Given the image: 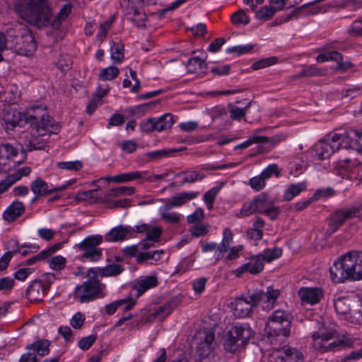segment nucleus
<instances>
[{"label": "nucleus", "mask_w": 362, "mask_h": 362, "mask_svg": "<svg viewBox=\"0 0 362 362\" xmlns=\"http://www.w3.org/2000/svg\"><path fill=\"white\" fill-rule=\"evenodd\" d=\"M45 105L33 106L27 114H22L15 108L4 110L3 120L6 131L13 130L16 127H23L24 124L34 126L37 132L40 128H48L50 123V117L46 112Z\"/></svg>", "instance_id": "nucleus-1"}, {"label": "nucleus", "mask_w": 362, "mask_h": 362, "mask_svg": "<svg viewBox=\"0 0 362 362\" xmlns=\"http://www.w3.org/2000/svg\"><path fill=\"white\" fill-rule=\"evenodd\" d=\"M329 272L335 283L362 279V252L351 251L341 255L329 268Z\"/></svg>", "instance_id": "nucleus-2"}, {"label": "nucleus", "mask_w": 362, "mask_h": 362, "mask_svg": "<svg viewBox=\"0 0 362 362\" xmlns=\"http://www.w3.org/2000/svg\"><path fill=\"white\" fill-rule=\"evenodd\" d=\"M313 324L317 326V330L313 332V346L321 353L335 351L349 346V342L342 339H335L337 332L327 328L324 324L319 322Z\"/></svg>", "instance_id": "nucleus-3"}, {"label": "nucleus", "mask_w": 362, "mask_h": 362, "mask_svg": "<svg viewBox=\"0 0 362 362\" xmlns=\"http://www.w3.org/2000/svg\"><path fill=\"white\" fill-rule=\"evenodd\" d=\"M253 336V331L247 324L236 323L227 332L224 340V350L234 354L245 349L249 339Z\"/></svg>", "instance_id": "nucleus-4"}, {"label": "nucleus", "mask_w": 362, "mask_h": 362, "mask_svg": "<svg viewBox=\"0 0 362 362\" xmlns=\"http://www.w3.org/2000/svg\"><path fill=\"white\" fill-rule=\"evenodd\" d=\"M37 42L29 30H23L17 35L8 34L6 37L5 48L10 49L22 56H31L36 51Z\"/></svg>", "instance_id": "nucleus-5"}, {"label": "nucleus", "mask_w": 362, "mask_h": 362, "mask_svg": "<svg viewBox=\"0 0 362 362\" xmlns=\"http://www.w3.org/2000/svg\"><path fill=\"white\" fill-rule=\"evenodd\" d=\"M105 288V285L98 278L92 276L75 288L73 296L81 303H89L103 298Z\"/></svg>", "instance_id": "nucleus-6"}, {"label": "nucleus", "mask_w": 362, "mask_h": 362, "mask_svg": "<svg viewBox=\"0 0 362 362\" xmlns=\"http://www.w3.org/2000/svg\"><path fill=\"white\" fill-rule=\"evenodd\" d=\"M195 343V356L199 361L214 356L218 348L215 341L214 332L203 329L199 331L194 337Z\"/></svg>", "instance_id": "nucleus-7"}, {"label": "nucleus", "mask_w": 362, "mask_h": 362, "mask_svg": "<svg viewBox=\"0 0 362 362\" xmlns=\"http://www.w3.org/2000/svg\"><path fill=\"white\" fill-rule=\"evenodd\" d=\"M361 211V205H354L337 210L330 215L328 228L325 235L328 237L334 233L344 223L355 217H358Z\"/></svg>", "instance_id": "nucleus-8"}, {"label": "nucleus", "mask_w": 362, "mask_h": 362, "mask_svg": "<svg viewBox=\"0 0 362 362\" xmlns=\"http://www.w3.org/2000/svg\"><path fill=\"white\" fill-rule=\"evenodd\" d=\"M103 237L101 235H90L86 238L82 242L76 246L82 254L78 256L81 261L86 260L90 262L98 261L102 256V250L97 247L102 243Z\"/></svg>", "instance_id": "nucleus-9"}, {"label": "nucleus", "mask_w": 362, "mask_h": 362, "mask_svg": "<svg viewBox=\"0 0 362 362\" xmlns=\"http://www.w3.org/2000/svg\"><path fill=\"white\" fill-rule=\"evenodd\" d=\"M32 11L36 16L34 21H28L38 28L47 27L52 23V13L47 0H34Z\"/></svg>", "instance_id": "nucleus-10"}, {"label": "nucleus", "mask_w": 362, "mask_h": 362, "mask_svg": "<svg viewBox=\"0 0 362 362\" xmlns=\"http://www.w3.org/2000/svg\"><path fill=\"white\" fill-rule=\"evenodd\" d=\"M33 127V129L35 130L36 133H38V136H35V133L33 135H31L30 137H25L24 140V146H25V151H32L34 150H45L47 147H48V142L46 139L40 136V135L43 136L44 133L40 132V130L45 131L48 130L52 133H57L59 130V126L58 124H53L52 119H50V123L48 128L45 129H42L40 128L38 132H37L36 129L34 126Z\"/></svg>", "instance_id": "nucleus-11"}, {"label": "nucleus", "mask_w": 362, "mask_h": 362, "mask_svg": "<svg viewBox=\"0 0 362 362\" xmlns=\"http://www.w3.org/2000/svg\"><path fill=\"white\" fill-rule=\"evenodd\" d=\"M279 295V290L274 289L272 287L269 286L267 288V291L255 290L251 293V301L255 306H257L262 303V308L269 311L274 308V305Z\"/></svg>", "instance_id": "nucleus-12"}, {"label": "nucleus", "mask_w": 362, "mask_h": 362, "mask_svg": "<svg viewBox=\"0 0 362 362\" xmlns=\"http://www.w3.org/2000/svg\"><path fill=\"white\" fill-rule=\"evenodd\" d=\"M278 362H303L302 353L296 349L284 346L281 349H274L269 354V361Z\"/></svg>", "instance_id": "nucleus-13"}, {"label": "nucleus", "mask_w": 362, "mask_h": 362, "mask_svg": "<svg viewBox=\"0 0 362 362\" xmlns=\"http://www.w3.org/2000/svg\"><path fill=\"white\" fill-rule=\"evenodd\" d=\"M231 305L235 315L238 317H250L253 313V308L256 307L251 301V294H249L248 298L244 296L236 298Z\"/></svg>", "instance_id": "nucleus-14"}, {"label": "nucleus", "mask_w": 362, "mask_h": 362, "mask_svg": "<svg viewBox=\"0 0 362 362\" xmlns=\"http://www.w3.org/2000/svg\"><path fill=\"white\" fill-rule=\"evenodd\" d=\"M298 296L302 303L315 305L320 301L324 292L320 287H302L298 290Z\"/></svg>", "instance_id": "nucleus-15"}, {"label": "nucleus", "mask_w": 362, "mask_h": 362, "mask_svg": "<svg viewBox=\"0 0 362 362\" xmlns=\"http://www.w3.org/2000/svg\"><path fill=\"white\" fill-rule=\"evenodd\" d=\"M70 185V182L55 187H49L48 184L42 179H37L31 182L30 189L37 197H43L47 194L65 190Z\"/></svg>", "instance_id": "nucleus-16"}, {"label": "nucleus", "mask_w": 362, "mask_h": 362, "mask_svg": "<svg viewBox=\"0 0 362 362\" xmlns=\"http://www.w3.org/2000/svg\"><path fill=\"white\" fill-rule=\"evenodd\" d=\"M34 0H15L13 4V9L16 13L23 21H34L36 16L32 11L33 2Z\"/></svg>", "instance_id": "nucleus-17"}, {"label": "nucleus", "mask_w": 362, "mask_h": 362, "mask_svg": "<svg viewBox=\"0 0 362 362\" xmlns=\"http://www.w3.org/2000/svg\"><path fill=\"white\" fill-rule=\"evenodd\" d=\"M284 138L281 136H274L273 137H268L259 135H255L252 137L250 138L247 141L243 142L242 144L238 145L235 148H246L249 147L252 144H267L269 148H273L278 144H279Z\"/></svg>", "instance_id": "nucleus-18"}, {"label": "nucleus", "mask_w": 362, "mask_h": 362, "mask_svg": "<svg viewBox=\"0 0 362 362\" xmlns=\"http://www.w3.org/2000/svg\"><path fill=\"white\" fill-rule=\"evenodd\" d=\"M264 268V262H262V255H257L256 257L250 259L249 262L242 264L236 269L235 274L238 277H240L245 272H250L252 274H259Z\"/></svg>", "instance_id": "nucleus-19"}, {"label": "nucleus", "mask_w": 362, "mask_h": 362, "mask_svg": "<svg viewBox=\"0 0 362 362\" xmlns=\"http://www.w3.org/2000/svg\"><path fill=\"white\" fill-rule=\"evenodd\" d=\"M284 326L281 323L275 322H267L264 327V333L267 338L273 339L274 337H283L286 338L289 336L291 327Z\"/></svg>", "instance_id": "nucleus-20"}, {"label": "nucleus", "mask_w": 362, "mask_h": 362, "mask_svg": "<svg viewBox=\"0 0 362 362\" xmlns=\"http://www.w3.org/2000/svg\"><path fill=\"white\" fill-rule=\"evenodd\" d=\"M47 292V287L37 279L34 280L26 290V297L30 301H40Z\"/></svg>", "instance_id": "nucleus-21"}, {"label": "nucleus", "mask_w": 362, "mask_h": 362, "mask_svg": "<svg viewBox=\"0 0 362 362\" xmlns=\"http://www.w3.org/2000/svg\"><path fill=\"white\" fill-rule=\"evenodd\" d=\"M341 148V144L332 145L330 142L324 140L319 141L314 146V151L320 160L328 158L332 153Z\"/></svg>", "instance_id": "nucleus-22"}, {"label": "nucleus", "mask_w": 362, "mask_h": 362, "mask_svg": "<svg viewBox=\"0 0 362 362\" xmlns=\"http://www.w3.org/2000/svg\"><path fill=\"white\" fill-rule=\"evenodd\" d=\"M344 139V141H347V145L344 146L345 148H349L362 153V132L350 129L345 132Z\"/></svg>", "instance_id": "nucleus-23"}, {"label": "nucleus", "mask_w": 362, "mask_h": 362, "mask_svg": "<svg viewBox=\"0 0 362 362\" xmlns=\"http://www.w3.org/2000/svg\"><path fill=\"white\" fill-rule=\"evenodd\" d=\"M25 212V206L22 202L16 200L13 202L4 211L3 218L8 222H13Z\"/></svg>", "instance_id": "nucleus-24"}, {"label": "nucleus", "mask_w": 362, "mask_h": 362, "mask_svg": "<svg viewBox=\"0 0 362 362\" xmlns=\"http://www.w3.org/2000/svg\"><path fill=\"white\" fill-rule=\"evenodd\" d=\"M18 155V149L9 143H4L0 144V159L12 160L14 163L21 164L23 162L26 157L24 150L22 151V159L16 160L15 158Z\"/></svg>", "instance_id": "nucleus-25"}, {"label": "nucleus", "mask_w": 362, "mask_h": 362, "mask_svg": "<svg viewBox=\"0 0 362 362\" xmlns=\"http://www.w3.org/2000/svg\"><path fill=\"white\" fill-rule=\"evenodd\" d=\"M130 226H118L112 228L105 236V240L108 242L122 241L127 238H131Z\"/></svg>", "instance_id": "nucleus-26"}, {"label": "nucleus", "mask_w": 362, "mask_h": 362, "mask_svg": "<svg viewBox=\"0 0 362 362\" xmlns=\"http://www.w3.org/2000/svg\"><path fill=\"white\" fill-rule=\"evenodd\" d=\"M199 194V192H182L171 197L169 202L165 205L166 209L171 207L180 206L187 201L195 199Z\"/></svg>", "instance_id": "nucleus-27"}, {"label": "nucleus", "mask_w": 362, "mask_h": 362, "mask_svg": "<svg viewBox=\"0 0 362 362\" xmlns=\"http://www.w3.org/2000/svg\"><path fill=\"white\" fill-rule=\"evenodd\" d=\"M182 303V299L180 296H175L165 303L163 305L159 306L154 312V317H165L171 313V312Z\"/></svg>", "instance_id": "nucleus-28"}, {"label": "nucleus", "mask_w": 362, "mask_h": 362, "mask_svg": "<svg viewBox=\"0 0 362 362\" xmlns=\"http://www.w3.org/2000/svg\"><path fill=\"white\" fill-rule=\"evenodd\" d=\"M334 307L337 313L349 319L352 308H351V300L349 298L341 297L334 300Z\"/></svg>", "instance_id": "nucleus-29"}, {"label": "nucleus", "mask_w": 362, "mask_h": 362, "mask_svg": "<svg viewBox=\"0 0 362 362\" xmlns=\"http://www.w3.org/2000/svg\"><path fill=\"white\" fill-rule=\"evenodd\" d=\"M158 284L157 278L155 276H148L139 281L133 287L136 291V297L141 296L148 289L156 286Z\"/></svg>", "instance_id": "nucleus-30"}, {"label": "nucleus", "mask_w": 362, "mask_h": 362, "mask_svg": "<svg viewBox=\"0 0 362 362\" xmlns=\"http://www.w3.org/2000/svg\"><path fill=\"white\" fill-rule=\"evenodd\" d=\"M51 343L47 339H40L34 343L29 344L26 346V349L33 351L35 354L40 356H45L49 353V346Z\"/></svg>", "instance_id": "nucleus-31"}, {"label": "nucleus", "mask_w": 362, "mask_h": 362, "mask_svg": "<svg viewBox=\"0 0 362 362\" xmlns=\"http://www.w3.org/2000/svg\"><path fill=\"white\" fill-rule=\"evenodd\" d=\"M124 304H127V305L124 307V310L128 311V310H131L134 306L135 301L132 298H130L129 299L124 298V299L115 300V301L106 305V307H105L106 313L109 315H113L116 312V310L118 309V308H119L120 306H122Z\"/></svg>", "instance_id": "nucleus-32"}, {"label": "nucleus", "mask_w": 362, "mask_h": 362, "mask_svg": "<svg viewBox=\"0 0 362 362\" xmlns=\"http://www.w3.org/2000/svg\"><path fill=\"white\" fill-rule=\"evenodd\" d=\"M233 233L228 228L224 229L223 233V239L220 245H218V253L216 257V261H218L223 257V254L228 251L230 244L233 240Z\"/></svg>", "instance_id": "nucleus-33"}, {"label": "nucleus", "mask_w": 362, "mask_h": 362, "mask_svg": "<svg viewBox=\"0 0 362 362\" xmlns=\"http://www.w3.org/2000/svg\"><path fill=\"white\" fill-rule=\"evenodd\" d=\"M292 317L288 313L284 310H277L274 311L268 319L267 322H275L283 324L284 329L286 327H291Z\"/></svg>", "instance_id": "nucleus-34"}, {"label": "nucleus", "mask_w": 362, "mask_h": 362, "mask_svg": "<svg viewBox=\"0 0 362 362\" xmlns=\"http://www.w3.org/2000/svg\"><path fill=\"white\" fill-rule=\"evenodd\" d=\"M306 187L307 185L304 182L289 185L284 194V200L291 201L300 192L305 191L306 189Z\"/></svg>", "instance_id": "nucleus-35"}, {"label": "nucleus", "mask_w": 362, "mask_h": 362, "mask_svg": "<svg viewBox=\"0 0 362 362\" xmlns=\"http://www.w3.org/2000/svg\"><path fill=\"white\" fill-rule=\"evenodd\" d=\"M144 172L134 171L127 173L117 175L113 177H107L105 178L106 180H112L115 182H127L131 180L140 179L142 177Z\"/></svg>", "instance_id": "nucleus-36"}, {"label": "nucleus", "mask_w": 362, "mask_h": 362, "mask_svg": "<svg viewBox=\"0 0 362 362\" xmlns=\"http://www.w3.org/2000/svg\"><path fill=\"white\" fill-rule=\"evenodd\" d=\"M187 71L192 74L204 72L206 69V64L204 60L195 57L190 58L186 64Z\"/></svg>", "instance_id": "nucleus-37"}, {"label": "nucleus", "mask_w": 362, "mask_h": 362, "mask_svg": "<svg viewBox=\"0 0 362 362\" xmlns=\"http://www.w3.org/2000/svg\"><path fill=\"white\" fill-rule=\"evenodd\" d=\"M173 123V116L167 113L158 119L155 118L154 125L157 132H162L170 129Z\"/></svg>", "instance_id": "nucleus-38"}, {"label": "nucleus", "mask_w": 362, "mask_h": 362, "mask_svg": "<svg viewBox=\"0 0 362 362\" xmlns=\"http://www.w3.org/2000/svg\"><path fill=\"white\" fill-rule=\"evenodd\" d=\"M180 150L176 148L170 149H160L151 152H148L145 154V156L148 158L150 161H156L163 158H166L172 156L174 153L178 152Z\"/></svg>", "instance_id": "nucleus-39"}, {"label": "nucleus", "mask_w": 362, "mask_h": 362, "mask_svg": "<svg viewBox=\"0 0 362 362\" xmlns=\"http://www.w3.org/2000/svg\"><path fill=\"white\" fill-rule=\"evenodd\" d=\"M181 175H185L180 185H183L185 183H193L198 180H202L205 176L203 173L197 171H182L175 175L178 177Z\"/></svg>", "instance_id": "nucleus-40"}, {"label": "nucleus", "mask_w": 362, "mask_h": 362, "mask_svg": "<svg viewBox=\"0 0 362 362\" xmlns=\"http://www.w3.org/2000/svg\"><path fill=\"white\" fill-rule=\"evenodd\" d=\"M159 102L160 100H156L149 103L135 106L134 107H131L127 111H128L132 115H136L139 117L143 116L148 110L157 105Z\"/></svg>", "instance_id": "nucleus-41"}, {"label": "nucleus", "mask_w": 362, "mask_h": 362, "mask_svg": "<svg viewBox=\"0 0 362 362\" xmlns=\"http://www.w3.org/2000/svg\"><path fill=\"white\" fill-rule=\"evenodd\" d=\"M257 212L263 214L273 202L266 194L262 193L253 199Z\"/></svg>", "instance_id": "nucleus-42"}, {"label": "nucleus", "mask_w": 362, "mask_h": 362, "mask_svg": "<svg viewBox=\"0 0 362 362\" xmlns=\"http://www.w3.org/2000/svg\"><path fill=\"white\" fill-rule=\"evenodd\" d=\"M252 102H247L244 108H240L231 103L228 105V110L230 113V117L232 119L240 120L245 116L247 108L250 106Z\"/></svg>", "instance_id": "nucleus-43"}, {"label": "nucleus", "mask_w": 362, "mask_h": 362, "mask_svg": "<svg viewBox=\"0 0 362 362\" xmlns=\"http://www.w3.org/2000/svg\"><path fill=\"white\" fill-rule=\"evenodd\" d=\"M163 253V250H154L145 252H139L136 256V262L138 264H142L149 259L158 261L160 258V255Z\"/></svg>", "instance_id": "nucleus-44"}, {"label": "nucleus", "mask_w": 362, "mask_h": 362, "mask_svg": "<svg viewBox=\"0 0 362 362\" xmlns=\"http://www.w3.org/2000/svg\"><path fill=\"white\" fill-rule=\"evenodd\" d=\"M119 69L114 66H110L100 70L99 78L101 81H111L119 75Z\"/></svg>", "instance_id": "nucleus-45"}, {"label": "nucleus", "mask_w": 362, "mask_h": 362, "mask_svg": "<svg viewBox=\"0 0 362 362\" xmlns=\"http://www.w3.org/2000/svg\"><path fill=\"white\" fill-rule=\"evenodd\" d=\"M349 320L351 322L362 324V300L353 305Z\"/></svg>", "instance_id": "nucleus-46"}, {"label": "nucleus", "mask_w": 362, "mask_h": 362, "mask_svg": "<svg viewBox=\"0 0 362 362\" xmlns=\"http://www.w3.org/2000/svg\"><path fill=\"white\" fill-rule=\"evenodd\" d=\"M111 59L116 63H120L124 59V45L115 42L111 45Z\"/></svg>", "instance_id": "nucleus-47"}, {"label": "nucleus", "mask_w": 362, "mask_h": 362, "mask_svg": "<svg viewBox=\"0 0 362 362\" xmlns=\"http://www.w3.org/2000/svg\"><path fill=\"white\" fill-rule=\"evenodd\" d=\"M343 60L342 54L337 51H332L327 53H322L317 55L316 61L322 63L328 61H339Z\"/></svg>", "instance_id": "nucleus-48"}, {"label": "nucleus", "mask_w": 362, "mask_h": 362, "mask_svg": "<svg viewBox=\"0 0 362 362\" xmlns=\"http://www.w3.org/2000/svg\"><path fill=\"white\" fill-rule=\"evenodd\" d=\"M124 271L122 265L112 264L103 268L102 277L104 276H116Z\"/></svg>", "instance_id": "nucleus-49"}, {"label": "nucleus", "mask_w": 362, "mask_h": 362, "mask_svg": "<svg viewBox=\"0 0 362 362\" xmlns=\"http://www.w3.org/2000/svg\"><path fill=\"white\" fill-rule=\"evenodd\" d=\"M57 166L62 170L70 171H79L83 168V163L80 160L58 162Z\"/></svg>", "instance_id": "nucleus-50"}, {"label": "nucleus", "mask_w": 362, "mask_h": 362, "mask_svg": "<svg viewBox=\"0 0 362 362\" xmlns=\"http://www.w3.org/2000/svg\"><path fill=\"white\" fill-rule=\"evenodd\" d=\"M231 21L234 25H247L250 23V18L245 11L240 9L232 14L230 17Z\"/></svg>", "instance_id": "nucleus-51"}, {"label": "nucleus", "mask_w": 362, "mask_h": 362, "mask_svg": "<svg viewBox=\"0 0 362 362\" xmlns=\"http://www.w3.org/2000/svg\"><path fill=\"white\" fill-rule=\"evenodd\" d=\"M278 61V58L276 57H269L264 59H261L252 65V69L253 70H258L260 69L268 67L271 65L275 64Z\"/></svg>", "instance_id": "nucleus-52"}, {"label": "nucleus", "mask_w": 362, "mask_h": 362, "mask_svg": "<svg viewBox=\"0 0 362 362\" xmlns=\"http://www.w3.org/2000/svg\"><path fill=\"white\" fill-rule=\"evenodd\" d=\"M257 212L254 200L245 202L243 205L240 212L237 214L238 217H247Z\"/></svg>", "instance_id": "nucleus-53"}, {"label": "nucleus", "mask_w": 362, "mask_h": 362, "mask_svg": "<svg viewBox=\"0 0 362 362\" xmlns=\"http://www.w3.org/2000/svg\"><path fill=\"white\" fill-rule=\"evenodd\" d=\"M276 12L269 6H263L256 12V18L259 20L268 21L272 18Z\"/></svg>", "instance_id": "nucleus-54"}, {"label": "nucleus", "mask_w": 362, "mask_h": 362, "mask_svg": "<svg viewBox=\"0 0 362 362\" xmlns=\"http://www.w3.org/2000/svg\"><path fill=\"white\" fill-rule=\"evenodd\" d=\"M282 254V250L281 248L267 249L264 250L263 254L261 255L262 257V262L264 260L267 262H271L278 257Z\"/></svg>", "instance_id": "nucleus-55"}, {"label": "nucleus", "mask_w": 362, "mask_h": 362, "mask_svg": "<svg viewBox=\"0 0 362 362\" xmlns=\"http://www.w3.org/2000/svg\"><path fill=\"white\" fill-rule=\"evenodd\" d=\"M320 75H322L321 71L318 70L317 68L315 67V66L311 65L302 69L298 74L294 76V78H299L301 77H310Z\"/></svg>", "instance_id": "nucleus-56"}, {"label": "nucleus", "mask_w": 362, "mask_h": 362, "mask_svg": "<svg viewBox=\"0 0 362 362\" xmlns=\"http://www.w3.org/2000/svg\"><path fill=\"white\" fill-rule=\"evenodd\" d=\"M313 2H310L308 4H305L301 6H299L294 10H293L291 13L286 14L285 16H281L280 18V23H284L290 21L293 17L298 18L300 13L303 11V9L313 6Z\"/></svg>", "instance_id": "nucleus-57"}, {"label": "nucleus", "mask_w": 362, "mask_h": 362, "mask_svg": "<svg viewBox=\"0 0 362 362\" xmlns=\"http://www.w3.org/2000/svg\"><path fill=\"white\" fill-rule=\"evenodd\" d=\"M56 65L62 71H66L71 68L72 59L69 55H61Z\"/></svg>", "instance_id": "nucleus-58"}, {"label": "nucleus", "mask_w": 362, "mask_h": 362, "mask_svg": "<svg viewBox=\"0 0 362 362\" xmlns=\"http://www.w3.org/2000/svg\"><path fill=\"white\" fill-rule=\"evenodd\" d=\"M134 192V188L133 187H119L117 188H112L110 190L108 195L118 197L120 195H131Z\"/></svg>", "instance_id": "nucleus-59"}, {"label": "nucleus", "mask_w": 362, "mask_h": 362, "mask_svg": "<svg viewBox=\"0 0 362 362\" xmlns=\"http://www.w3.org/2000/svg\"><path fill=\"white\" fill-rule=\"evenodd\" d=\"M146 233V240L153 242H158L163 233V229L159 226H154L151 229L149 228Z\"/></svg>", "instance_id": "nucleus-60"}, {"label": "nucleus", "mask_w": 362, "mask_h": 362, "mask_svg": "<svg viewBox=\"0 0 362 362\" xmlns=\"http://www.w3.org/2000/svg\"><path fill=\"white\" fill-rule=\"evenodd\" d=\"M49 267L54 270H60L65 267L66 259L61 256L57 255L52 257L49 262Z\"/></svg>", "instance_id": "nucleus-61"}, {"label": "nucleus", "mask_w": 362, "mask_h": 362, "mask_svg": "<svg viewBox=\"0 0 362 362\" xmlns=\"http://www.w3.org/2000/svg\"><path fill=\"white\" fill-rule=\"evenodd\" d=\"M272 175H275L276 177L280 176V172L276 164H272L265 168L261 173L262 177L264 179H269Z\"/></svg>", "instance_id": "nucleus-62"}, {"label": "nucleus", "mask_w": 362, "mask_h": 362, "mask_svg": "<svg viewBox=\"0 0 362 362\" xmlns=\"http://www.w3.org/2000/svg\"><path fill=\"white\" fill-rule=\"evenodd\" d=\"M95 340L96 336L94 334H91L88 337H83L80 340L78 343V346L82 350H88L92 346Z\"/></svg>", "instance_id": "nucleus-63"}, {"label": "nucleus", "mask_w": 362, "mask_h": 362, "mask_svg": "<svg viewBox=\"0 0 362 362\" xmlns=\"http://www.w3.org/2000/svg\"><path fill=\"white\" fill-rule=\"evenodd\" d=\"M155 124V118L150 117L140 124L141 131L146 133H151L156 131Z\"/></svg>", "instance_id": "nucleus-64"}]
</instances>
